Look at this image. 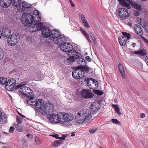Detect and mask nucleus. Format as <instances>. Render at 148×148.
<instances>
[{"label": "nucleus", "instance_id": "nucleus-1", "mask_svg": "<svg viewBox=\"0 0 148 148\" xmlns=\"http://www.w3.org/2000/svg\"><path fill=\"white\" fill-rule=\"evenodd\" d=\"M27 99V103L29 104L34 106L36 110L39 114L45 115H48L53 111V105L50 103L44 104L42 99H39L37 101L34 99L32 95Z\"/></svg>", "mask_w": 148, "mask_h": 148}, {"label": "nucleus", "instance_id": "nucleus-2", "mask_svg": "<svg viewBox=\"0 0 148 148\" xmlns=\"http://www.w3.org/2000/svg\"><path fill=\"white\" fill-rule=\"evenodd\" d=\"M42 36L44 37H50V42L53 43H57V40L61 34L58 30L54 29L51 30L47 27H44L41 30Z\"/></svg>", "mask_w": 148, "mask_h": 148}, {"label": "nucleus", "instance_id": "nucleus-3", "mask_svg": "<svg viewBox=\"0 0 148 148\" xmlns=\"http://www.w3.org/2000/svg\"><path fill=\"white\" fill-rule=\"evenodd\" d=\"M57 40L58 42L55 44H59V47L61 50L64 52H72L74 50H72L73 47L69 43L66 42L68 40V37L61 34Z\"/></svg>", "mask_w": 148, "mask_h": 148}, {"label": "nucleus", "instance_id": "nucleus-4", "mask_svg": "<svg viewBox=\"0 0 148 148\" xmlns=\"http://www.w3.org/2000/svg\"><path fill=\"white\" fill-rule=\"evenodd\" d=\"M119 3L123 6L127 8L128 9H130V5L134 8L138 10V11H134V14L136 16L139 15L140 11L142 8L141 6L138 3L135 1L132 2L130 0H118Z\"/></svg>", "mask_w": 148, "mask_h": 148}, {"label": "nucleus", "instance_id": "nucleus-5", "mask_svg": "<svg viewBox=\"0 0 148 148\" xmlns=\"http://www.w3.org/2000/svg\"><path fill=\"white\" fill-rule=\"evenodd\" d=\"M91 114V112L87 109L81 110L76 114L75 120L78 124L83 123L86 120H88Z\"/></svg>", "mask_w": 148, "mask_h": 148}, {"label": "nucleus", "instance_id": "nucleus-6", "mask_svg": "<svg viewBox=\"0 0 148 148\" xmlns=\"http://www.w3.org/2000/svg\"><path fill=\"white\" fill-rule=\"evenodd\" d=\"M23 24L25 26L29 27V30L31 32H34L41 29L43 26V24L41 23H39L36 24H33L32 22L34 21L26 20H22Z\"/></svg>", "mask_w": 148, "mask_h": 148}, {"label": "nucleus", "instance_id": "nucleus-7", "mask_svg": "<svg viewBox=\"0 0 148 148\" xmlns=\"http://www.w3.org/2000/svg\"><path fill=\"white\" fill-rule=\"evenodd\" d=\"M22 20H26L34 21V22H39L40 21L41 18V15L39 12L37 10L34 11L32 15L29 13H24L23 16Z\"/></svg>", "mask_w": 148, "mask_h": 148}, {"label": "nucleus", "instance_id": "nucleus-8", "mask_svg": "<svg viewBox=\"0 0 148 148\" xmlns=\"http://www.w3.org/2000/svg\"><path fill=\"white\" fill-rule=\"evenodd\" d=\"M62 119L61 124L67 127L69 125L70 122L73 120L74 116L71 114L65 113L62 114Z\"/></svg>", "mask_w": 148, "mask_h": 148}, {"label": "nucleus", "instance_id": "nucleus-9", "mask_svg": "<svg viewBox=\"0 0 148 148\" xmlns=\"http://www.w3.org/2000/svg\"><path fill=\"white\" fill-rule=\"evenodd\" d=\"M118 16L121 19H124L129 18L131 15L130 12L124 8H120L116 11Z\"/></svg>", "mask_w": 148, "mask_h": 148}, {"label": "nucleus", "instance_id": "nucleus-10", "mask_svg": "<svg viewBox=\"0 0 148 148\" xmlns=\"http://www.w3.org/2000/svg\"><path fill=\"white\" fill-rule=\"evenodd\" d=\"M20 36L17 33L12 34L8 38L7 42L9 45L14 46L19 42Z\"/></svg>", "mask_w": 148, "mask_h": 148}, {"label": "nucleus", "instance_id": "nucleus-11", "mask_svg": "<svg viewBox=\"0 0 148 148\" xmlns=\"http://www.w3.org/2000/svg\"><path fill=\"white\" fill-rule=\"evenodd\" d=\"M53 112L48 115H49L51 114L49 117L50 121L54 123H60L61 124V121H62V114L60 113L59 114H52Z\"/></svg>", "mask_w": 148, "mask_h": 148}, {"label": "nucleus", "instance_id": "nucleus-12", "mask_svg": "<svg viewBox=\"0 0 148 148\" xmlns=\"http://www.w3.org/2000/svg\"><path fill=\"white\" fill-rule=\"evenodd\" d=\"M81 73V78H83L85 76V72L81 68V66H77L75 70L72 73V76L75 79H79L80 76L79 75V73Z\"/></svg>", "mask_w": 148, "mask_h": 148}, {"label": "nucleus", "instance_id": "nucleus-13", "mask_svg": "<svg viewBox=\"0 0 148 148\" xmlns=\"http://www.w3.org/2000/svg\"><path fill=\"white\" fill-rule=\"evenodd\" d=\"M123 36H120L119 37V41L120 45L122 46H125L127 42V39H129L131 38L130 34L125 32H122Z\"/></svg>", "mask_w": 148, "mask_h": 148}, {"label": "nucleus", "instance_id": "nucleus-14", "mask_svg": "<svg viewBox=\"0 0 148 148\" xmlns=\"http://www.w3.org/2000/svg\"><path fill=\"white\" fill-rule=\"evenodd\" d=\"M68 54L70 58H68L67 61L69 62L70 64L75 61V59L80 57V53L75 51H73L72 52H69Z\"/></svg>", "mask_w": 148, "mask_h": 148}, {"label": "nucleus", "instance_id": "nucleus-15", "mask_svg": "<svg viewBox=\"0 0 148 148\" xmlns=\"http://www.w3.org/2000/svg\"><path fill=\"white\" fill-rule=\"evenodd\" d=\"M81 95L84 99H88L92 97V92L88 89H83L81 92Z\"/></svg>", "mask_w": 148, "mask_h": 148}, {"label": "nucleus", "instance_id": "nucleus-16", "mask_svg": "<svg viewBox=\"0 0 148 148\" xmlns=\"http://www.w3.org/2000/svg\"><path fill=\"white\" fill-rule=\"evenodd\" d=\"M11 30L9 28L4 27L2 31V35L5 38H8L10 35Z\"/></svg>", "mask_w": 148, "mask_h": 148}, {"label": "nucleus", "instance_id": "nucleus-17", "mask_svg": "<svg viewBox=\"0 0 148 148\" xmlns=\"http://www.w3.org/2000/svg\"><path fill=\"white\" fill-rule=\"evenodd\" d=\"M32 6V5L31 4L24 1L20 5L19 8L22 11H24L27 9L31 8Z\"/></svg>", "mask_w": 148, "mask_h": 148}, {"label": "nucleus", "instance_id": "nucleus-18", "mask_svg": "<svg viewBox=\"0 0 148 148\" xmlns=\"http://www.w3.org/2000/svg\"><path fill=\"white\" fill-rule=\"evenodd\" d=\"M11 0H0V5L3 7L7 8L11 3Z\"/></svg>", "mask_w": 148, "mask_h": 148}, {"label": "nucleus", "instance_id": "nucleus-19", "mask_svg": "<svg viewBox=\"0 0 148 148\" xmlns=\"http://www.w3.org/2000/svg\"><path fill=\"white\" fill-rule=\"evenodd\" d=\"M134 30L135 33L139 35H141L143 34L141 29L138 25H135Z\"/></svg>", "mask_w": 148, "mask_h": 148}, {"label": "nucleus", "instance_id": "nucleus-20", "mask_svg": "<svg viewBox=\"0 0 148 148\" xmlns=\"http://www.w3.org/2000/svg\"><path fill=\"white\" fill-rule=\"evenodd\" d=\"M118 66L121 76L123 77H124L125 75V71L123 66L121 64L119 63L118 64Z\"/></svg>", "mask_w": 148, "mask_h": 148}, {"label": "nucleus", "instance_id": "nucleus-21", "mask_svg": "<svg viewBox=\"0 0 148 148\" xmlns=\"http://www.w3.org/2000/svg\"><path fill=\"white\" fill-rule=\"evenodd\" d=\"M63 142L62 140H57L53 142L52 143V145L53 147H57L60 146L63 144Z\"/></svg>", "mask_w": 148, "mask_h": 148}, {"label": "nucleus", "instance_id": "nucleus-22", "mask_svg": "<svg viewBox=\"0 0 148 148\" xmlns=\"http://www.w3.org/2000/svg\"><path fill=\"white\" fill-rule=\"evenodd\" d=\"M27 88V87L25 86L18 88H19L18 90L19 93L25 96V95H26V91L27 89L26 88Z\"/></svg>", "mask_w": 148, "mask_h": 148}, {"label": "nucleus", "instance_id": "nucleus-23", "mask_svg": "<svg viewBox=\"0 0 148 148\" xmlns=\"http://www.w3.org/2000/svg\"><path fill=\"white\" fill-rule=\"evenodd\" d=\"M12 5L15 7H17L21 2V0H11Z\"/></svg>", "mask_w": 148, "mask_h": 148}, {"label": "nucleus", "instance_id": "nucleus-24", "mask_svg": "<svg viewBox=\"0 0 148 148\" xmlns=\"http://www.w3.org/2000/svg\"><path fill=\"white\" fill-rule=\"evenodd\" d=\"M26 88L27 89L26 91V95H25V96L27 98H29L31 95L32 96H33V92L29 88L27 87Z\"/></svg>", "mask_w": 148, "mask_h": 148}, {"label": "nucleus", "instance_id": "nucleus-25", "mask_svg": "<svg viewBox=\"0 0 148 148\" xmlns=\"http://www.w3.org/2000/svg\"><path fill=\"white\" fill-rule=\"evenodd\" d=\"M80 30L82 32L83 35L86 38L88 41L89 42H91L89 38V36L88 34L86 33V32L84 29H83L82 27H80Z\"/></svg>", "mask_w": 148, "mask_h": 148}, {"label": "nucleus", "instance_id": "nucleus-26", "mask_svg": "<svg viewBox=\"0 0 148 148\" xmlns=\"http://www.w3.org/2000/svg\"><path fill=\"white\" fill-rule=\"evenodd\" d=\"M51 136L54 137H55L56 139H62L63 140H64L65 139V138L67 137V136L66 135H62L61 137H59V135L56 134H54Z\"/></svg>", "mask_w": 148, "mask_h": 148}, {"label": "nucleus", "instance_id": "nucleus-27", "mask_svg": "<svg viewBox=\"0 0 148 148\" xmlns=\"http://www.w3.org/2000/svg\"><path fill=\"white\" fill-rule=\"evenodd\" d=\"M14 86L13 85H10L6 83L5 86V88L7 90L12 91L14 89Z\"/></svg>", "mask_w": 148, "mask_h": 148}, {"label": "nucleus", "instance_id": "nucleus-28", "mask_svg": "<svg viewBox=\"0 0 148 148\" xmlns=\"http://www.w3.org/2000/svg\"><path fill=\"white\" fill-rule=\"evenodd\" d=\"M92 78H88L86 80V82L88 86L90 89H92Z\"/></svg>", "mask_w": 148, "mask_h": 148}, {"label": "nucleus", "instance_id": "nucleus-29", "mask_svg": "<svg viewBox=\"0 0 148 148\" xmlns=\"http://www.w3.org/2000/svg\"><path fill=\"white\" fill-rule=\"evenodd\" d=\"M112 106L114 108L115 112L118 114L120 115L121 114L120 111V109L117 105L112 104Z\"/></svg>", "mask_w": 148, "mask_h": 148}, {"label": "nucleus", "instance_id": "nucleus-30", "mask_svg": "<svg viewBox=\"0 0 148 148\" xmlns=\"http://www.w3.org/2000/svg\"><path fill=\"white\" fill-rule=\"evenodd\" d=\"M6 83L10 85H13L14 86H15L16 83V80L12 78H10L8 80Z\"/></svg>", "mask_w": 148, "mask_h": 148}, {"label": "nucleus", "instance_id": "nucleus-31", "mask_svg": "<svg viewBox=\"0 0 148 148\" xmlns=\"http://www.w3.org/2000/svg\"><path fill=\"white\" fill-rule=\"evenodd\" d=\"M78 57L77 59V62L78 64L80 63V65H85V60L81 58Z\"/></svg>", "mask_w": 148, "mask_h": 148}, {"label": "nucleus", "instance_id": "nucleus-32", "mask_svg": "<svg viewBox=\"0 0 148 148\" xmlns=\"http://www.w3.org/2000/svg\"><path fill=\"white\" fill-rule=\"evenodd\" d=\"M93 92L94 93L98 95H101L103 94L104 93L102 90H99L96 89H93Z\"/></svg>", "mask_w": 148, "mask_h": 148}, {"label": "nucleus", "instance_id": "nucleus-33", "mask_svg": "<svg viewBox=\"0 0 148 148\" xmlns=\"http://www.w3.org/2000/svg\"><path fill=\"white\" fill-rule=\"evenodd\" d=\"M7 82L6 78L3 77L0 78V85H3L5 83L6 84Z\"/></svg>", "mask_w": 148, "mask_h": 148}, {"label": "nucleus", "instance_id": "nucleus-34", "mask_svg": "<svg viewBox=\"0 0 148 148\" xmlns=\"http://www.w3.org/2000/svg\"><path fill=\"white\" fill-rule=\"evenodd\" d=\"M98 82L96 80L93 79V88L96 89L98 88Z\"/></svg>", "mask_w": 148, "mask_h": 148}, {"label": "nucleus", "instance_id": "nucleus-35", "mask_svg": "<svg viewBox=\"0 0 148 148\" xmlns=\"http://www.w3.org/2000/svg\"><path fill=\"white\" fill-rule=\"evenodd\" d=\"M139 54L142 56H144L146 55L147 54V51L146 50L144 49H142L139 51Z\"/></svg>", "mask_w": 148, "mask_h": 148}, {"label": "nucleus", "instance_id": "nucleus-36", "mask_svg": "<svg viewBox=\"0 0 148 148\" xmlns=\"http://www.w3.org/2000/svg\"><path fill=\"white\" fill-rule=\"evenodd\" d=\"M27 84V83L25 82H22L20 84L16 86L17 88H21V87H25V86Z\"/></svg>", "mask_w": 148, "mask_h": 148}, {"label": "nucleus", "instance_id": "nucleus-37", "mask_svg": "<svg viewBox=\"0 0 148 148\" xmlns=\"http://www.w3.org/2000/svg\"><path fill=\"white\" fill-rule=\"evenodd\" d=\"M112 122L115 124H118L119 125L120 124V122L118 121L117 119H112L111 120Z\"/></svg>", "mask_w": 148, "mask_h": 148}, {"label": "nucleus", "instance_id": "nucleus-38", "mask_svg": "<svg viewBox=\"0 0 148 148\" xmlns=\"http://www.w3.org/2000/svg\"><path fill=\"white\" fill-rule=\"evenodd\" d=\"M16 130L19 132H21L23 130V128L21 126L17 125L16 126Z\"/></svg>", "mask_w": 148, "mask_h": 148}, {"label": "nucleus", "instance_id": "nucleus-39", "mask_svg": "<svg viewBox=\"0 0 148 148\" xmlns=\"http://www.w3.org/2000/svg\"><path fill=\"white\" fill-rule=\"evenodd\" d=\"M35 142L37 145H39L41 144L42 141L39 139L38 137H36L35 138Z\"/></svg>", "mask_w": 148, "mask_h": 148}, {"label": "nucleus", "instance_id": "nucleus-40", "mask_svg": "<svg viewBox=\"0 0 148 148\" xmlns=\"http://www.w3.org/2000/svg\"><path fill=\"white\" fill-rule=\"evenodd\" d=\"M16 120L18 124H21L23 120L20 117H18V116H17L16 118Z\"/></svg>", "mask_w": 148, "mask_h": 148}, {"label": "nucleus", "instance_id": "nucleus-41", "mask_svg": "<svg viewBox=\"0 0 148 148\" xmlns=\"http://www.w3.org/2000/svg\"><path fill=\"white\" fill-rule=\"evenodd\" d=\"M4 57V54L1 49L0 48V60L2 59Z\"/></svg>", "mask_w": 148, "mask_h": 148}, {"label": "nucleus", "instance_id": "nucleus-42", "mask_svg": "<svg viewBox=\"0 0 148 148\" xmlns=\"http://www.w3.org/2000/svg\"><path fill=\"white\" fill-rule=\"evenodd\" d=\"M80 17L81 20L82 21L83 23L85 21H86L85 19L84 16L83 14H81Z\"/></svg>", "mask_w": 148, "mask_h": 148}, {"label": "nucleus", "instance_id": "nucleus-43", "mask_svg": "<svg viewBox=\"0 0 148 148\" xmlns=\"http://www.w3.org/2000/svg\"><path fill=\"white\" fill-rule=\"evenodd\" d=\"M83 23L84 24V26L86 28H89L90 27V25L86 21H85L84 22H83Z\"/></svg>", "mask_w": 148, "mask_h": 148}, {"label": "nucleus", "instance_id": "nucleus-44", "mask_svg": "<svg viewBox=\"0 0 148 148\" xmlns=\"http://www.w3.org/2000/svg\"><path fill=\"white\" fill-rule=\"evenodd\" d=\"M81 68L83 70V69L84 70L86 71H88L89 70V68L87 66H83L82 67V68Z\"/></svg>", "mask_w": 148, "mask_h": 148}, {"label": "nucleus", "instance_id": "nucleus-45", "mask_svg": "<svg viewBox=\"0 0 148 148\" xmlns=\"http://www.w3.org/2000/svg\"><path fill=\"white\" fill-rule=\"evenodd\" d=\"M143 27L145 31L148 32V25H147L145 24L143 25Z\"/></svg>", "mask_w": 148, "mask_h": 148}, {"label": "nucleus", "instance_id": "nucleus-46", "mask_svg": "<svg viewBox=\"0 0 148 148\" xmlns=\"http://www.w3.org/2000/svg\"><path fill=\"white\" fill-rule=\"evenodd\" d=\"M14 127L13 126L11 127L10 128L9 132L11 133H13L14 130Z\"/></svg>", "mask_w": 148, "mask_h": 148}, {"label": "nucleus", "instance_id": "nucleus-47", "mask_svg": "<svg viewBox=\"0 0 148 148\" xmlns=\"http://www.w3.org/2000/svg\"><path fill=\"white\" fill-rule=\"evenodd\" d=\"M26 136L28 137V139H31L32 138V136L30 134H27Z\"/></svg>", "mask_w": 148, "mask_h": 148}, {"label": "nucleus", "instance_id": "nucleus-48", "mask_svg": "<svg viewBox=\"0 0 148 148\" xmlns=\"http://www.w3.org/2000/svg\"><path fill=\"white\" fill-rule=\"evenodd\" d=\"M137 23L139 24L141 23L142 20L140 18H138L137 20Z\"/></svg>", "mask_w": 148, "mask_h": 148}, {"label": "nucleus", "instance_id": "nucleus-49", "mask_svg": "<svg viewBox=\"0 0 148 148\" xmlns=\"http://www.w3.org/2000/svg\"><path fill=\"white\" fill-rule=\"evenodd\" d=\"M86 59L88 62H91V59L89 56H86Z\"/></svg>", "mask_w": 148, "mask_h": 148}, {"label": "nucleus", "instance_id": "nucleus-50", "mask_svg": "<svg viewBox=\"0 0 148 148\" xmlns=\"http://www.w3.org/2000/svg\"><path fill=\"white\" fill-rule=\"evenodd\" d=\"M145 116V114L144 113H141L140 114V117L141 118H143Z\"/></svg>", "mask_w": 148, "mask_h": 148}, {"label": "nucleus", "instance_id": "nucleus-51", "mask_svg": "<svg viewBox=\"0 0 148 148\" xmlns=\"http://www.w3.org/2000/svg\"><path fill=\"white\" fill-rule=\"evenodd\" d=\"M70 3L72 7H74L75 6V5L73 3V1H72L71 0H69Z\"/></svg>", "mask_w": 148, "mask_h": 148}, {"label": "nucleus", "instance_id": "nucleus-52", "mask_svg": "<svg viewBox=\"0 0 148 148\" xmlns=\"http://www.w3.org/2000/svg\"><path fill=\"white\" fill-rule=\"evenodd\" d=\"M145 62H146L148 66V56L146 57L145 59Z\"/></svg>", "mask_w": 148, "mask_h": 148}, {"label": "nucleus", "instance_id": "nucleus-53", "mask_svg": "<svg viewBox=\"0 0 148 148\" xmlns=\"http://www.w3.org/2000/svg\"><path fill=\"white\" fill-rule=\"evenodd\" d=\"M93 38V41H94V43L96 45L97 44V41H96V39L94 38V36H93V38Z\"/></svg>", "mask_w": 148, "mask_h": 148}, {"label": "nucleus", "instance_id": "nucleus-54", "mask_svg": "<svg viewBox=\"0 0 148 148\" xmlns=\"http://www.w3.org/2000/svg\"><path fill=\"white\" fill-rule=\"evenodd\" d=\"M98 128L96 127H94V128L93 129V133L95 132L97 129Z\"/></svg>", "mask_w": 148, "mask_h": 148}, {"label": "nucleus", "instance_id": "nucleus-55", "mask_svg": "<svg viewBox=\"0 0 148 148\" xmlns=\"http://www.w3.org/2000/svg\"><path fill=\"white\" fill-rule=\"evenodd\" d=\"M134 53L136 54H139V51H136L134 52Z\"/></svg>", "mask_w": 148, "mask_h": 148}, {"label": "nucleus", "instance_id": "nucleus-56", "mask_svg": "<svg viewBox=\"0 0 148 148\" xmlns=\"http://www.w3.org/2000/svg\"><path fill=\"white\" fill-rule=\"evenodd\" d=\"M81 73H79V76H81ZM83 78H81V77H80L79 79H81V80H82V79Z\"/></svg>", "mask_w": 148, "mask_h": 148}, {"label": "nucleus", "instance_id": "nucleus-57", "mask_svg": "<svg viewBox=\"0 0 148 148\" xmlns=\"http://www.w3.org/2000/svg\"><path fill=\"white\" fill-rule=\"evenodd\" d=\"M19 114L22 117H23V118H25V116L22 114H21L20 113H19Z\"/></svg>", "mask_w": 148, "mask_h": 148}, {"label": "nucleus", "instance_id": "nucleus-58", "mask_svg": "<svg viewBox=\"0 0 148 148\" xmlns=\"http://www.w3.org/2000/svg\"><path fill=\"white\" fill-rule=\"evenodd\" d=\"M75 135V134L74 133H72L71 135V136H74Z\"/></svg>", "mask_w": 148, "mask_h": 148}, {"label": "nucleus", "instance_id": "nucleus-59", "mask_svg": "<svg viewBox=\"0 0 148 148\" xmlns=\"http://www.w3.org/2000/svg\"><path fill=\"white\" fill-rule=\"evenodd\" d=\"M90 132V133H92V130H89Z\"/></svg>", "mask_w": 148, "mask_h": 148}, {"label": "nucleus", "instance_id": "nucleus-60", "mask_svg": "<svg viewBox=\"0 0 148 148\" xmlns=\"http://www.w3.org/2000/svg\"><path fill=\"white\" fill-rule=\"evenodd\" d=\"M23 141H24L25 143H26V140L25 139H24V138L23 139Z\"/></svg>", "mask_w": 148, "mask_h": 148}, {"label": "nucleus", "instance_id": "nucleus-61", "mask_svg": "<svg viewBox=\"0 0 148 148\" xmlns=\"http://www.w3.org/2000/svg\"><path fill=\"white\" fill-rule=\"evenodd\" d=\"M27 147V145H25V147Z\"/></svg>", "mask_w": 148, "mask_h": 148}, {"label": "nucleus", "instance_id": "nucleus-62", "mask_svg": "<svg viewBox=\"0 0 148 148\" xmlns=\"http://www.w3.org/2000/svg\"><path fill=\"white\" fill-rule=\"evenodd\" d=\"M92 106V104H91V106Z\"/></svg>", "mask_w": 148, "mask_h": 148}, {"label": "nucleus", "instance_id": "nucleus-63", "mask_svg": "<svg viewBox=\"0 0 148 148\" xmlns=\"http://www.w3.org/2000/svg\"><path fill=\"white\" fill-rule=\"evenodd\" d=\"M23 147L24 148H25V147Z\"/></svg>", "mask_w": 148, "mask_h": 148}, {"label": "nucleus", "instance_id": "nucleus-64", "mask_svg": "<svg viewBox=\"0 0 148 148\" xmlns=\"http://www.w3.org/2000/svg\"><path fill=\"white\" fill-rule=\"evenodd\" d=\"M133 47H134V45H133Z\"/></svg>", "mask_w": 148, "mask_h": 148}]
</instances>
